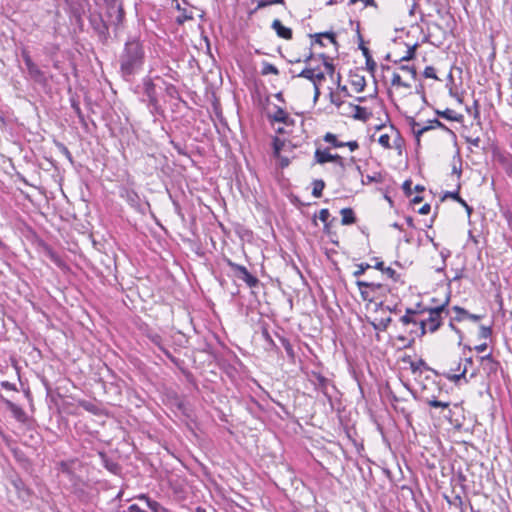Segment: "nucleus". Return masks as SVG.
<instances>
[{
    "label": "nucleus",
    "mask_w": 512,
    "mask_h": 512,
    "mask_svg": "<svg viewBox=\"0 0 512 512\" xmlns=\"http://www.w3.org/2000/svg\"><path fill=\"white\" fill-rule=\"evenodd\" d=\"M144 60L145 51L142 44L135 39L127 41L118 58L121 76L125 80H130L141 70Z\"/></svg>",
    "instance_id": "obj_1"
},
{
    "label": "nucleus",
    "mask_w": 512,
    "mask_h": 512,
    "mask_svg": "<svg viewBox=\"0 0 512 512\" xmlns=\"http://www.w3.org/2000/svg\"><path fill=\"white\" fill-rule=\"evenodd\" d=\"M448 304L449 297L439 305L424 308L428 316L419 320V337L424 336L426 333H435L442 326L444 318L450 314L447 309Z\"/></svg>",
    "instance_id": "obj_2"
},
{
    "label": "nucleus",
    "mask_w": 512,
    "mask_h": 512,
    "mask_svg": "<svg viewBox=\"0 0 512 512\" xmlns=\"http://www.w3.org/2000/svg\"><path fill=\"white\" fill-rule=\"evenodd\" d=\"M22 58L26 65L29 79L33 80L35 83L41 86H46L48 84V78L46 74L33 62L29 52L23 50Z\"/></svg>",
    "instance_id": "obj_3"
},
{
    "label": "nucleus",
    "mask_w": 512,
    "mask_h": 512,
    "mask_svg": "<svg viewBox=\"0 0 512 512\" xmlns=\"http://www.w3.org/2000/svg\"><path fill=\"white\" fill-rule=\"evenodd\" d=\"M314 160L317 164H325L327 162H334L339 168L340 172L345 171V163L342 156L339 154H331L329 149H316L314 153Z\"/></svg>",
    "instance_id": "obj_4"
},
{
    "label": "nucleus",
    "mask_w": 512,
    "mask_h": 512,
    "mask_svg": "<svg viewBox=\"0 0 512 512\" xmlns=\"http://www.w3.org/2000/svg\"><path fill=\"white\" fill-rule=\"evenodd\" d=\"M356 285L360 290L361 297L364 301H373L374 296L372 293L383 288V285L375 282H367L363 280H357Z\"/></svg>",
    "instance_id": "obj_5"
},
{
    "label": "nucleus",
    "mask_w": 512,
    "mask_h": 512,
    "mask_svg": "<svg viewBox=\"0 0 512 512\" xmlns=\"http://www.w3.org/2000/svg\"><path fill=\"white\" fill-rule=\"evenodd\" d=\"M264 113L270 122H280L288 124L290 119L288 113L278 106H273L272 109H270V107L267 106L264 108Z\"/></svg>",
    "instance_id": "obj_6"
},
{
    "label": "nucleus",
    "mask_w": 512,
    "mask_h": 512,
    "mask_svg": "<svg viewBox=\"0 0 512 512\" xmlns=\"http://www.w3.org/2000/svg\"><path fill=\"white\" fill-rule=\"evenodd\" d=\"M230 265L235 277L245 281L249 287H254L256 285V278L251 275L244 266L236 265L233 263H230Z\"/></svg>",
    "instance_id": "obj_7"
},
{
    "label": "nucleus",
    "mask_w": 512,
    "mask_h": 512,
    "mask_svg": "<svg viewBox=\"0 0 512 512\" xmlns=\"http://www.w3.org/2000/svg\"><path fill=\"white\" fill-rule=\"evenodd\" d=\"M464 361H465V364H464V368L462 370H461V363H458V366L455 367V371L459 372V373H451V372L445 373L444 374L445 378L452 382H455V383H457L461 379H464L465 382L467 383L468 382V380L466 379L467 366L472 365L473 361L471 358H465Z\"/></svg>",
    "instance_id": "obj_8"
},
{
    "label": "nucleus",
    "mask_w": 512,
    "mask_h": 512,
    "mask_svg": "<svg viewBox=\"0 0 512 512\" xmlns=\"http://www.w3.org/2000/svg\"><path fill=\"white\" fill-rule=\"evenodd\" d=\"M144 93L148 98L149 104L152 106H156L158 104L157 94H156V86L153 82V78L146 77L143 80Z\"/></svg>",
    "instance_id": "obj_9"
},
{
    "label": "nucleus",
    "mask_w": 512,
    "mask_h": 512,
    "mask_svg": "<svg viewBox=\"0 0 512 512\" xmlns=\"http://www.w3.org/2000/svg\"><path fill=\"white\" fill-rule=\"evenodd\" d=\"M452 310L456 313V315L454 316V319L457 322H461L465 319H469L473 322H478L479 320H481L483 318L482 315L469 313L467 310H465L464 308H462L460 306H453Z\"/></svg>",
    "instance_id": "obj_10"
},
{
    "label": "nucleus",
    "mask_w": 512,
    "mask_h": 512,
    "mask_svg": "<svg viewBox=\"0 0 512 512\" xmlns=\"http://www.w3.org/2000/svg\"><path fill=\"white\" fill-rule=\"evenodd\" d=\"M421 398L424 402H426L429 406H431L433 408L444 409V408H448L450 405L449 402L439 401V400H437V397L435 395L428 394L426 385H424L422 388Z\"/></svg>",
    "instance_id": "obj_11"
},
{
    "label": "nucleus",
    "mask_w": 512,
    "mask_h": 512,
    "mask_svg": "<svg viewBox=\"0 0 512 512\" xmlns=\"http://www.w3.org/2000/svg\"><path fill=\"white\" fill-rule=\"evenodd\" d=\"M348 109L349 113H351L357 120L367 121L371 116V112H369L365 107L359 105L349 103Z\"/></svg>",
    "instance_id": "obj_12"
},
{
    "label": "nucleus",
    "mask_w": 512,
    "mask_h": 512,
    "mask_svg": "<svg viewBox=\"0 0 512 512\" xmlns=\"http://www.w3.org/2000/svg\"><path fill=\"white\" fill-rule=\"evenodd\" d=\"M272 28L276 31V34L279 37L286 40H290L292 38V30L288 27H285L280 20L275 19L272 23Z\"/></svg>",
    "instance_id": "obj_13"
},
{
    "label": "nucleus",
    "mask_w": 512,
    "mask_h": 512,
    "mask_svg": "<svg viewBox=\"0 0 512 512\" xmlns=\"http://www.w3.org/2000/svg\"><path fill=\"white\" fill-rule=\"evenodd\" d=\"M109 14L111 17H113V14H115L114 19L112 20L113 24L115 26L119 25L124 17L123 8L120 4H113L109 7Z\"/></svg>",
    "instance_id": "obj_14"
},
{
    "label": "nucleus",
    "mask_w": 512,
    "mask_h": 512,
    "mask_svg": "<svg viewBox=\"0 0 512 512\" xmlns=\"http://www.w3.org/2000/svg\"><path fill=\"white\" fill-rule=\"evenodd\" d=\"M410 369H411L412 373L415 375L416 374L421 375L423 370L432 371V372L436 373V371L431 369L423 359H419L417 361H411Z\"/></svg>",
    "instance_id": "obj_15"
},
{
    "label": "nucleus",
    "mask_w": 512,
    "mask_h": 512,
    "mask_svg": "<svg viewBox=\"0 0 512 512\" xmlns=\"http://www.w3.org/2000/svg\"><path fill=\"white\" fill-rule=\"evenodd\" d=\"M359 49L362 51V53H363V55L365 57L367 69L369 71H371V72H374L376 67H377V64L373 60V58H372V56L370 54L369 49L364 45L362 40H361V43L359 44Z\"/></svg>",
    "instance_id": "obj_16"
},
{
    "label": "nucleus",
    "mask_w": 512,
    "mask_h": 512,
    "mask_svg": "<svg viewBox=\"0 0 512 512\" xmlns=\"http://www.w3.org/2000/svg\"><path fill=\"white\" fill-rule=\"evenodd\" d=\"M312 38H314V41L312 44H318L320 46H324V43L322 41L323 38L329 39V41L333 44H336V38L335 34L333 32H322V33H316L314 35H310Z\"/></svg>",
    "instance_id": "obj_17"
},
{
    "label": "nucleus",
    "mask_w": 512,
    "mask_h": 512,
    "mask_svg": "<svg viewBox=\"0 0 512 512\" xmlns=\"http://www.w3.org/2000/svg\"><path fill=\"white\" fill-rule=\"evenodd\" d=\"M140 500H144L153 512H169L165 507H163L159 502L154 501L147 497L146 495L142 494L139 496Z\"/></svg>",
    "instance_id": "obj_18"
},
{
    "label": "nucleus",
    "mask_w": 512,
    "mask_h": 512,
    "mask_svg": "<svg viewBox=\"0 0 512 512\" xmlns=\"http://www.w3.org/2000/svg\"><path fill=\"white\" fill-rule=\"evenodd\" d=\"M481 362L484 366V369L488 370L489 372H496L499 367V362L495 361L491 354L481 357Z\"/></svg>",
    "instance_id": "obj_19"
},
{
    "label": "nucleus",
    "mask_w": 512,
    "mask_h": 512,
    "mask_svg": "<svg viewBox=\"0 0 512 512\" xmlns=\"http://www.w3.org/2000/svg\"><path fill=\"white\" fill-rule=\"evenodd\" d=\"M99 455H100V457H101L102 464L104 465V467H105L108 471H110V472H112V473H114V474H117V473L119 472L120 467H119V465H118L116 462H114V461H112L111 459H109V458L106 456V454H105V453H103V452H100V453H99Z\"/></svg>",
    "instance_id": "obj_20"
},
{
    "label": "nucleus",
    "mask_w": 512,
    "mask_h": 512,
    "mask_svg": "<svg viewBox=\"0 0 512 512\" xmlns=\"http://www.w3.org/2000/svg\"><path fill=\"white\" fill-rule=\"evenodd\" d=\"M391 322H392V318L386 317V318H380V319L376 318L373 321H370V324L372 325L374 330L386 331Z\"/></svg>",
    "instance_id": "obj_21"
},
{
    "label": "nucleus",
    "mask_w": 512,
    "mask_h": 512,
    "mask_svg": "<svg viewBox=\"0 0 512 512\" xmlns=\"http://www.w3.org/2000/svg\"><path fill=\"white\" fill-rule=\"evenodd\" d=\"M340 214L342 216V219H341L342 225H351L356 222V217L351 208H343L340 211Z\"/></svg>",
    "instance_id": "obj_22"
},
{
    "label": "nucleus",
    "mask_w": 512,
    "mask_h": 512,
    "mask_svg": "<svg viewBox=\"0 0 512 512\" xmlns=\"http://www.w3.org/2000/svg\"><path fill=\"white\" fill-rule=\"evenodd\" d=\"M419 320L420 319H417V317H412V316H409V315H403L400 318V321L403 323V325H410V324H412L413 326H415V329H412L411 333H415L418 336H419Z\"/></svg>",
    "instance_id": "obj_23"
},
{
    "label": "nucleus",
    "mask_w": 512,
    "mask_h": 512,
    "mask_svg": "<svg viewBox=\"0 0 512 512\" xmlns=\"http://www.w3.org/2000/svg\"><path fill=\"white\" fill-rule=\"evenodd\" d=\"M319 58L322 60L323 62V65L325 67V70L327 72V74L333 78L334 76V73H335V66L333 65V63L330 61V58L325 55L324 53H321L319 54Z\"/></svg>",
    "instance_id": "obj_24"
},
{
    "label": "nucleus",
    "mask_w": 512,
    "mask_h": 512,
    "mask_svg": "<svg viewBox=\"0 0 512 512\" xmlns=\"http://www.w3.org/2000/svg\"><path fill=\"white\" fill-rule=\"evenodd\" d=\"M411 127H412L413 133L418 141L420 139V136H422L425 132H427L428 130L433 128V126L420 127V124L417 123L415 120L411 121Z\"/></svg>",
    "instance_id": "obj_25"
},
{
    "label": "nucleus",
    "mask_w": 512,
    "mask_h": 512,
    "mask_svg": "<svg viewBox=\"0 0 512 512\" xmlns=\"http://www.w3.org/2000/svg\"><path fill=\"white\" fill-rule=\"evenodd\" d=\"M261 74L264 76L269 75V74H273V75L277 76V75H279V70L273 64H270L267 61H262L261 62Z\"/></svg>",
    "instance_id": "obj_26"
},
{
    "label": "nucleus",
    "mask_w": 512,
    "mask_h": 512,
    "mask_svg": "<svg viewBox=\"0 0 512 512\" xmlns=\"http://www.w3.org/2000/svg\"><path fill=\"white\" fill-rule=\"evenodd\" d=\"M261 336L265 342L264 347L267 350L273 349L276 347L274 340L272 339L271 335L269 334L268 330L266 328H262Z\"/></svg>",
    "instance_id": "obj_27"
},
{
    "label": "nucleus",
    "mask_w": 512,
    "mask_h": 512,
    "mask_svg": "<svg viewBox=\"0 0 512 512\" xmlns=\"http://www.w3.org/2000/svg\"><path fill=\"white\" fill-rule=\"evenodd\" d=\"M261 336L265 342L264 347L267 350L273 349L276 347L274 340L272 339L271 335L269 334L268 330L266 328H262Z\"/></svg>",
    "instance_id": "obj_28"
},
{
    "label": "nucleus",
    "mask_w": 512,
    "mask_h": 512,
    "mask_svg": "<svg viewBox=\"0 0 512 512\" xmlns=\"http://www.w3.org/2000/svg\"><path fill=\"white\" fill-rule=\"evenodd\" d=\"M351 85L354 87L355 91L356 92H362L366 86V81H365V78L363 76H358L356 75L352 80H351Z\"/></svg>",
    "instance_id": "obj_29"
},
{
    "label": "nucleus",
    "mask_w": 512,
    "mask_h": 512,
    "mask_svg": "<svg viewBox=\"0 0 512 512\" xmlns=\"http://www.w3.org/2000/svg\"><path fill=\"white\" fill-rule=\"evenodd\" d=\"M436 114L442 118L452 121H459L457 113L452 109H446L444 111L437 110Z\"/></svg>",
    "instance_id": "obj_30"
},
{
    "label": "nucleus",
    "mask_w": 512,
    "mask_h": 512,
    "mask_svg": "<svg viewBox=\"0 0 512 512\" xmlns=\"http://www.w3.org/2000/svg\"><path fill=\"white\" fill-rule=\"evenodd\" d=\"M324 141L330 143L334 148L344 147V142L338 141L336 135L330 132L325 134Z\"/></svg>",
    "instance_id": "obj_31"
},
{
    "label": "nucleus",
    "mask_w": 512,
    "mask_h": 512,
    "mask_svg": "<svg viewBox=\"0 0 512 512\" xmlns=\"http://www.w3.org/2000/svg\"><path fill=\"white\" fill-rule=\"evenodd\" d=\"M330 102L337 106L338 108H341L345 105V102L343 100V97L340 95L339 92H333L331 91L329 94Z\"/></svg>",
    "instance_id": "obj_32"
},
{
    "label": "nucleus",
    "mask_w": 512,
    "mask_h": 512,
    "mask_svg": "<svg viewBox=\"0 0 512 512\" xmlns=\"http://www.w3.org/2000/svg\"><path fill=\"white\" fill-rule=\"evenodd\" d=\"M325 188V183L323 180L317 179L313 182V191L312 194L314 197H320L322 195L323 189Z\"/></svg>",
    "instance_id": "obj_33"
},
{
    "label": "nucleus",
    "mask_w": 512,
    "mask_h": 512,
    "mask_svg": "<svg viewBox=\"0 0 512 512\" xmlns=\"http://www.w3.org/2000/svg\"><path fill=\"white\" fill-rule=\"evenodd\" d=\"M318 70V67H305L297 77L308 79L312 82L314 77V72Z\"/></svg>",
    "instance_id": "obj_34"
},
{
    "label": "nucleus",
    "mask_w": 512,
    "mask_h": 512,
    "mask_svg": "<svg viewBox=\"0 0 512 512\" xmlns=\"http://www.w3.org/2000/svg\"><path fill=\"white\" fill-rule=\"evenodd\" d=\"M384 181V176L380 172H376L373 175H367L366 179L362 180L363 184H370V183H382Z\"/></svg>",
    "instance_id": "obj_35"
},
{
    "label": "nucleus",
    "mask_w": 512,
    "mask_h": 512,
    "mask_svg": "<svg viewBox=\"0 0 512 512\" xmlns=\"http://www.w3.org/2000/svg\"><path fill=\"white\" fill-rule=\"evenodd\" d=\"M391 84L393 86H401V87H405V88L411 87V85L409 83L402 81L401 76L398 73H393Z\"/></svg>",
    "instance_id": "obj_36"
},
{
    "label": "nucleus",
    "mask_w": 512,
    "mask_h": 512,
    "mask_svg": "<svg viewBox=\"0 0 512 512\" xmlns=\"http://www.w3.org/2000/svg\"><path fill=\"white\" fill-rule=\"evenodd\" d=\"M284 146V141L281 140L280 138L278 137H274L273 138V153H274V156H279L282 148Z\"/></svg>",
    "instance_id": "obj_37"
},
{
    "label": "nucleus",
    "mask_w": 512,
    "mask_h": 512,
    "mask_svg": "<svg viewBox=\"0 0 512 512\" xmlns=\"http://www.w3.org/2000/svg\"><path fill=\"white\" fill-rule=\"evenodd\" d=\"M492 335V328L491 326H484V325H481L479 327V338L481 339H487V338H490Z\"/></svg>",
    "instance_id": "obj_38"
},
{
    "label": "nucleus",
    "mask_w": 512,
    "mask_h": 512,
    "mask_svg": "<svg viewBox=\"0 0 512 512\" xmlns=\"http://www.w3.org/2000/svg\"><path fill=\"white\" fill-rule=\"evenodd\" d=\"M460 188H461V185L458 182L456 184V190L455 191H451V192H446L444 194V196H443V199H445V198H452L455 201H460V195H459Z\"/></svg>",
    "instance_id": "obj_39"
},
{
    "label": "nucleus",
    "mask_w": 512,
    "mask_h": 512,
    "mask_svg": "<svg viewBox=\"0 0 512 512\" xmlns=\"http://www.w3.org/2000/svg\"><path fill=\"white\" fill-rule=\"evenodd\" d=\"M325 80V74L324 72L320 71L319 69L314 72V77L312 80L313 85L320 86V84Z\"/></svg>",
    "instance_id": "obj_40"
},
{
    "label": "nucleus",
    "mask_w": 512,
    "mask_h": 512,
    "mask_svg": "<svg viewBox=\"0 0 512 512\" xmlns=\"http://www.w3.org/2000/svg\"><path fill=\"white\" fill-rule=\"evenodd\" d=\"M371 267V265H369L368 263H361L357 266V270L353 272V276L354 277H360L361 275H363L365 273V271L367 269H369Z\"/></svg>",
    "instance_id": "obj_41"
},
{
    "label": "nucleus",
    "mask_w": 512,
    "mask_h": 512,
    "mask_svg": "<svg viewBox=\"0 0 512 512\" xmlns=\"http://www.w3.org/2000/svg\"><path fill=\"white\" fill-rule=\"evenodd\" d=\"M378 142L381 146H383L384 148L386 149H390L391 148V145H390V136L388 134H382L379 139H378Z\"/></svg>",
    "instance_id": "obj_42"
},
{
    "label": "nucleus",
    "mask_w": 512,
    "mask_h": 512,
    "mask_svg": "<svg viewBox=\"0 0 512 512\" xmlns=\"http://www.w3.org/2000/svg\"><path fill=\"white\" fill-rule=\"evenodd\" d=\"M400 70L403 72L409 73L413 79H416V77H417V71L414 66L401 65Z\"/></svg>",
    "instance_id": "obj_43"
},
{
    "label": "nucleus",
    "mask_w": 512,
    "mask_h": 512,
    "mask_svg": "<svg viewBox=\"0 0 512 512\" xmlns=\"http://www.w3.org/2000/svg\"><path fill=\"white\" fill-rule=\"evenodd\" d=\"M415 52H416V45H413L412 47H409L407 52H406V55L403 56L400 61H409L411 59H413L415 57Z\"/></svg>",
    "instance_id": "obj_44"
},
{
    "label": "nucleus",
    "mask_w": 512,
    "mask_h": 512,
    "mask_svg": "<svg viewBox=\"0 0 512 512\" xmlns=\"http://www.w3.org/2000/svg\"><path fill=\"white\" fill-rule=\"evenodd\" d=\"M340 78H341V76H340V74H338L337 75V81H338V91L337 92H339L342 97H349L350 93L348 91L347 86H345V85L341 86L340 85Z\"/></svg>",
    "instance_id": "obj_45"
},
{
    "label": "nucleus",
    "mask_w": 512,
    "mask_h": 512,
    "mask_svg": "<svg viewBox=\"0 0 512 512\" xmlns=\"http://www.w3.org/2000/svg\"><path fill=\"white\" fill-rule=\"evenodd\" d=\"M459 165L457 166L455 163L452 166V175H456L457 183L459 182V179L462 174V168H461V160H458Z\"/></svg>",
    "instance_id": "obj_46"
},
{
    "label": "nucleus",
    "mask_w": 512,
    "mask_h": 512,
    "mask_svg": "<svg viewBox=\"0 0 512 512\" xmlns=\"http://www.w3.org/2000/svg\"><path fill=\"white\" fill-rule=\"evenodd\" d=\"M424 77L426 78H432V79H438L437 76H436V73H435V69L434 67L432 66H427L425 69H424Z\"/></svg>",
    "instance_id": "obj_47"
},
{
    "label": "nucleus",
    "mask_w": 512,
    "mask_h": 512,
    "mask_svg": "<svg viewBox=\"0 0 512 512\" xmlns=\"http://www.w3.org/2000/svg\"><path fill=\"white\" fill-rule=\"evenodd\" d=\"M317 381H318V386L320 387V389H322L323 392L326 394L325 389H326V386H327V384L329 382L328 379L325 378L322 375H318L317 376Z\"/></svg>",
    "instance_id": "obj_48"
},
{
    "label": "nucleus",
    "mask_w": 512,
    "mask_h": 512,
    "mask_svg": "<svg viewBox=\"0 0 512 512\" xmlns=\"http://www.w3.org/2000/svg\"><path fill=\"white\" fill-rule=\"evenodd\" d=\"M58 147L60 149V151L63 153V155H65V157L70 161L72 162V154L71 152L68 150V148L64 145V144H58Z\"/></svg>",
    "instance_id": "obj_49"
},
{
    "label": "nucleus",
    "mask_w": 512,
    "mask_h": 512,
    "mask_svg": "<svg viewBox=\"0 0 512 512\" xmlns=\"http://www.w3.org/2000/svg\"><path fill=\"white\" fill-rule=\"evenodd\" d=\"M425 314L424 308L422 310H414L413 308H407L405 315L416 317L418 315Z\"/></svg>",
    "instance_id": "obj_50"
},
{
    "label": "nucleus",
    "mask_w": 512,
    "mask_h": 512,
    "mask_svg": "<svg viewBox=\"0 0 512 512\" xmlns=\"http://www.w3.org/2000/svg\"><path fill=\"white\" fill-rule=\"evenodd\" d=\"M330 217V212L328 209H321L320 212H319V219L323 222V223H326L327 220L329 219Z\"/></svg>",
    "instance_id": "obj_51"
},
{
    "label": "nucleus",
    "mask_w": 512,
    "mask_h": 512,
    "mask_svg": "<svg viewBox=\"0 0 512 512\" xmlns=\"http://www.w3.org/2000/svg\"><path fill=\"white\" fill-rule=\"evenodd\" d=\"M384 273L391 279L393 280H397L398 279V274L396 273V271L394 269H392L391 267H386L385 268V271Z\"/></svg>",
    "instance_id": "obj_52"
},
{
    "label": "nucleus",
    "mask_w": 512,
    "mask_h": 512,
    "mask_svg": "<svg viewBox=\"0 0 512 512\" xmlns=\"http://www.w3.org/2000/svg\"><path fill=\"white\" fill-rule=\"evenodd\" d=\"M411 186H412V182H411V180H406V181L403 183V185H402V188H403V190H404V192H405V194H406L407 196H410V195L412 194V188H411Z\"/></svg>",
    "instance_id": "obj_53"
},
{
    "label": "nucleus",
    "mask_w": 512,
    "mask_h": 512,
    "mask_svg": "<svg viewBox=\"0 0 512 512\" xmlns=\"http://www.w3.org/2000/svg\"><path fill=\"white\" fill-rule=\"evenodd\" d=\"M280 341L282 342L283 346L285 347L286 351L288 354H293V349H292V346L291 344L289 343L288 340L284 339V338H281L279 337L278 335H276Z\"/></svg>",
    "instance_id": "obj_54"
},
{
    "label": "nucleus",
    "mask_w": 512,
    "mask_h": 512,
    "mask_svg": "<svg viewBox=\"0 0 512 512\" xmlns=\"http://www.w3.org/2000/svg\"><path fill=\"white\" fill-rule=\"evenodd\" d=\"M347 146L350 151H355L359 148V144L357 141H349V142H344V147Z\"/></svg>",
    "instance_id": "obj_55"
},
{
    "label": "nucleus",
    "mask_w": 512,
    "mask_h": 512,
    "mask_svg": "<svg viewBox=\"0 0 512 512\" xmlns=\"http://www.w3.org/2000/svg\"><path fill=\"white\" fill-rule=\"evenodd\" d=\"M457 202L460 203L462 205V207H464L466 209L468 215H470L472 213L473 208L471 206H469L464 199H462L460 197V201H457Z\"/></svg>",
    "instance_id": "obj_56"
},
{
    "label": "nucleus",
    "mask_w": 512,
    "mask_h": 512,
    "mask_svg": "<svg viewBox=\"0 0 512 512\" xmlns=\"http://www.w3.org/2000/svg\"><path fill=\"white\" fill-rule=\"evenodd\" d=\"M430 205L429 204H424L420 209H419V213L422 214V215H426L430 212Z\"/></svg>",
    "instance_id": "obj_57"
},
{
    "label": "nucleus",
    "mask_w": 512,
    "mask_h": 512,
    "mask_svg": "<svg viewBox=\"0 0 512 512\" xmlns=\"http://www.w3.org/2000/svg\"><path fill=\"white\" fill-rule=\"evenodd\" d=\"M467 141L469 144H471L472 146L477 147V148L479 147L480 142H481L479 137H476L474 139L468 138Z\"/></svg>",
    "instance_id": "obj_58"
},
{
    "label": "nucleus",
    "mask_w": 512,
    "mask_h": 512,
    "mask_svg": "<svg viewBox=\"0 0 512 512\" xmlns=\"http://www.w3.org/2000/svg\"><path fill=\"white\" fill-rule=\"evenodd\" d=\"M454 321L456 320L454 319V317H452L449 321V327L456 333L461 334V331L454 325Z\"/></svg>",
    "instance_id": "obj_59"
},
{
    "label": "nucleus",
    "mask_w": 512,
    "mask_h": 512,
    "mask_svg": "<svg viewBox=\"0 0 512 512\" xmlns=\"http://www.w3.org/2000/svg\"><path fill=\"white\" fill-rule=\"evenodd\" d=\"M128 511H130V512H143V510L137 504L130 505L128 507Z\"/></svg>",
    "instance_id": "obj_60"
},
{
    "label": "nucleus",
    "mask_w": 512,
    "mask_h": 512,
    "mask_svg": "<svg viewBox=\"0 0 512 512\" xmlns=\"http://www.w3.org/2000/svg\"><path fill=\"white\" fill-rule=\"evenodd\" d=\"M13 412L18 419H20L24 415L23 411L16 406L13 407Z\"/></svg>",
    "instance_id": "obj_61"
},
{
    "label": "nucleus",
    "mask_w": 512,
    "mask_h": 512,
    "mask_svg": "<svg viewBox=\"0 0 512 512\" xmlns=\"http://www.w3.org/2000/svg\"><path fill=\"white\" fill-rule=\"evenodd\" d=\"M487 349V343H482L480 345L475 346V350L479 353L484 352Z\"/></svg>",
    "instance_id": "obj_62"
},
{
    "label": "nucleus",
    "mask_w": 512,
    "mask_h": 512,
    "mask_svg": "<svg viewBox=\"0 0 512 512\" xmlns=\"http://www.w3.org/2000/svg\"><path fill=\"white\" fill-rule=\"evenodd\" d=\"M374 268L384 272L386 267L384 266V263L382 261H377L376 264L374 265Z\"/></svg>",
    "instance_id": "obj_63"
},
{
    "label": "nucleus",
    "mask_w": 512,
    "mask_h": 512,
    "mask_svg": "<svg viewBox=\"0 0 512 512\" xmlns=\"http://www.w3.org/2000/svg\"><path fill=\"white\" fill-rule=\"evenodd\" d=\"M431 124H432L431 126H433V127L437 126L439 128H443V129L446 128V126L443 123H441L438 119L432 120Z\"/></svg>",
    "instance_id": "obj_64"
}]
</instances>
